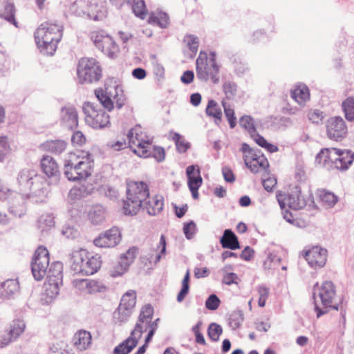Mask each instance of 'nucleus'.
<instances>
[{"instance_id": "f257e3e1", "label": "nucleus", "mask_w": 354, "mask_h": 354, "mask_svg": "<svg viewBox=\"0 0 354 354\" xmlns=\"http://www.w3.org/2000/svg\"><path fill=\"white\" fill-rule=\"evenodd\" d=\"M17 186L19 192L35 203L43 201L48 194L46 180L34 169H21L17 176Z\"/></svg>"}, {"instance_id": "f03ea898", "label": "nucleus", "mask_w": 354, "mask_h": 354, "mask_svg": "<svg viewBox=\"0 0 354 354\" xmlns=\"http://www.w3.org/2000/svg\"><path fill=\"white\" fill-rule=\"evenodd\" d=\"M313 298L316 316L319 318L330 310H339V301L333 282L326 281L320 286L317 283L313 287Z\"/></svg>"}, {"instance_id": "7ed1b4c3", "label": "nucleus", "mask_w": 354, "mask_h": 354, "mask_svg": "<svg viewBox=\"0 0 354 354\" xmlns=\"http://www.w3.org/2000/svg\"><path fill=\"white\" fill-rule=\"evenodd\" d=\"M62 24L46 21L41 24L35 32L37 46L44 54L53 55L62 37Z\"/></svg>"}, {"instance_id": "20e7f679", "label": "nucleus", "mask_w": 354, "mask_h": 354, "mask_svg": "<svg viewBox=\"0 0 354 354\" xmlns=\"http://www.w3.org/2000/svg\"><path fill=\"white\" fill-rule=\"evenodd\" d=\"M84 151L71 153L64 162V174L71 181L86 180L91 175L93 160L91 156Z\"/></svg>"}, {"instance_id": "39448f33", "label": "nucleus", "mask_w": 354, "mask_h": 354, "mask_svg": "<svg viewBox=\"0 0 354 354\" xmlns=\"http://www.w3.org/2000/svg\"><path fill=\"white\" fill-rule=\"evenodd\" d=\"M354 160V153L350 151H341L335 148H324L317 154L315 162L327 170L336 169L346 170Z\"/></svg>"}, {"instance_id": "423d86ee", "label": "nucleus", "mask_w": 354, "mask_h": 354, "mask_svg": "<svg viewBox=\"0 0 354 354\" xmlns=\"http://www.w3.org/2000/svg\"><path fill=\"white\" fill-rule=\"evenodd\" d=\"M149 186L141 182H130L127 187V200L124 201V212L125 214L135 215L141 209L143 202L149 196Z\"/></svg>"}, {"instance_id": "0eeeda50", "label": "nucleus", "mask_w": 354, "mask_h": 354, "mask_svg": "<svg viewBox=\"0 0 354 354\" xmlns=\"http://www.w3.org/2000/svg\"><path fill=\"white\" fill-rule=\"evenodd\" d=\"M71 260V269L77 274H93L101 266L100 257H89L88 252L84 250L74 252Z\"/></svg>"}, {"instance_id": "6e6552de", "label": "nucleus", "mask_w": 354, "mask_h": 354, "mask_svg": "<svg viewBox=\"0 0 354 354\" xmlns=\"http://www.w3.org/2000/svg\"><path fill=\"white\" fill-rule=\"evenodd\" d=\"M77 73L81 84L98 82L102 76L100 63L94 58H82L77 64Z\"/></svg>"}, {"instance_id": "1a4fd4ad", "label": "nucleus", "mask_w": 354, "mask_h": 354, "mask_svg": "<svg viewBox=\"0 0 354 354\" xmlns=\"http://www.w3.org/2000/svg\"><path fill=\"white\" fill-rule=\"evenodd\" d=\"M277 199L281 209L288 207L294 210H299L303 209L308 201L314 203L312 194H309L306 199L305 196L301 194L299 186L294 187L288 194L282 192H277Z\"/></svg>"}, {"instance_id": "9d476101", "label": "nucleus", "mask_w": 354, "mask_h": 354, "mask_svg": "<svg viewBox=\"0 0 354 354\" xmlns=\"http://www.w3.org/2000/svg\"><path fill=\"white\" fill-rule=\"evenodd\" d=\"M86 124L93 129H103L110 124L109 115L91 102H84L82 106Z\"/></svg>"}, {"instance_id": "9b49d317", "label": "nucleus", "mask_w": 354, "mask_h": 354, "mask_svg": "<svg viewBox=\"0 0 354 354\" xmlns=\"http://www.w3.org/2000/svg\"><path fill=\"white\" fill-rule=\"evenodd\" d=\"M196 64V77L198 80L205 82L211 80L214 84L218 83L219 77L218 74L220 71V66L217 63L208 62L206 53H204V56H203V53L201 52Z\"/></svg>"}, {"instance_id": "f8f14e48", "label": "nucleus", "mask_w": 354, "mask_h": 354, "mask_svg": "<svg viewBox=\"0 0 354 354\" xmlns=\"http://www.w3.org/2000/svg\"><path fill=\"white\" fill-rule=\"evenodd\" d=\"M114 95L112 94L111 91L109 88H106L105 90L98 88L95 91V95L97 100L109 111H111L114 107L112 97L115 100V106L118 109H120L124 104L125 99L122 95L123 91L122 88L119 86H114Z\"/></svg>"}, {"instance_id": "ddd939ff", "label": "nucleus", "mask_w": 354, "mask_h": 354, "mask_svg": "<svg viewBox=\"0 0 354 354\" xmlns=\"http://www.w3.org/2000/svg\"><path fill=\"white\" fill-rule=\"evenodd\" d=\"M49 252L43 246H39L34 254L31 263V270L35 280H41L47 274L49 267Z\"/></svg>"}, {"instance_id": "4468645a", "label": "nucleus", "mask_w": 354, "mask_h": 354, "mask_svg": "<svg viewBox=\"0 0 354 354\" xmlns=\"http://www.w3.org/2000/svg\"><path fill=\"white\" fill-rule=\"evenodd\" d=\"M127 138L131 147L133 145L137 147V149H134L133 151L138 156L140 153H142L143 149L151 147L152 144L151 138L142 131L140 127L131 129L127 134Z\"/></svg>"}, {"instance_id": "2eb2a0df", "label": "nucleus", "mask_w": 354, "mask_h": 354, "mask_svg": "<svg viewBox=\"0 0 354 354\" xmlns=\"http://www.w3.org/2000/svg\"><path fill=\"white\" fill-rule=\"evenodd\" d=\"M348 129L345 121L341 117H332L326 122L327 136L330 140H339L344 138Z\"/></svg>"}, {"instance_id": "dca6fc26", "label": "nucleus", "mask_w": 354, "mask_h": 354, "mask_svg": "<svg viewBox=\"0 0 354 354\" xmlns=\"http://www.w3.org/2000/svg\"><path fill=\"white\" fill-rule=\"evenodd\" d=\"M121 241V233L118 227H113L100 234L93 243L100 248H113Z\"/></svg>"}, {"instance_id": "f3484780", "label": "nucleus", "mask_w": 354, "mask_h": 354, "mask_svg": "<svg viewBox=\"0 0 354 354\" xmlns=\"http://www.w3.org/2000/svg\"><path fill=\"white\" fill-rule=\"evenodd\" d=\"M95 46L110 58H115L119 48L113 38L109 35H97L94 39Z\"/></svg>"}, {"instance_id": "a211bd4d", "label": "nucleus", "mask_w": 354, "mask_h": 354, "mask_svg": "<svg viewBox=\"0 0 354 354\" xmlns=\"http://www.w3.org/2000/svg\"><path fill=\"white\" fill-rule=\"evenodd\" d=\"M305 259L312 268H322L326 262L327 250L319 246H314L306 252Z\"/></svg>"}, {"instance_id": "6ab92c4d", "label": "nucleus", "mask_w": 354, "mask_h": 354, "mask_svg": "<svg viewBox=\"0 0 354 354\" xmlns=\"http://www.w3.org/2000/svg\"><path fill=\"white\" fill-rule=\"evenodd\" d=\"M43 172L48 177L51 183L57 184L60 176V171L57 162L49 156H44L41 160Z\"/></svg>"}, {"instance_id": "aec40b11", "label": "nucleus", "mask_w": 354, "mask_h": 354, "mask_svg": "<svg viewBox=\"0 0 354 354\" xmlns=\"http://www.w3.org/2000/svg\"><path fill=\"white\" fill-rule=\"evenodd\" d=\"M61 124L70 130H73L78 125V116L73 106H64L60 111Z\"/></svg>"}, {"instance_id": "412c9836", "label": "nucleus", "mask_w": 354, "mask_h": 354, "mask_svg": "<svg viewBox=\"0 0 354 354\" xmlns=\"http://www.w3.org/2000/svg\"><path fill=\"white\" fill-rule=\"evenodd\" d=\"M28 198L32 199L24 196L22 193H16L9 199V212L15 217H21L26 213L25 201Z\"/></svg>"}, {"instance_id": "4be33fe9", "label": "nucleus", "mask_w": 354, "mask_h": 354, "mask_svg": "<svg viewBox=\"0 0 354 354\" xmlns=\"http://www.w3.org/2000/svg\"><path fill=\"white\" fill-rule=\"evenodd\" d=\"M163 206L164 201L162 196L156 195L151 198L149 195L148 199L143 202L141 208L145 209L149 215L156 216L162 210Z\"/></svg>"}, {"instance_id": "5701e85b", "label": "nucleus", "mask_w": 354, "mask_h": 354, "mask_svg": "<svg viewBox=\"0 0 354 354\" xmlns=\"http://www.w3.org/2000/svg\"><path fill=\"white\" fill-rule=\"evenodd\" d=\"M73 285L77 289L88 294L99 292L101 287L97 281L87 279H75Z\"/></svg>"}, {"instance_id": "b1692460", "label": "nucleus", "mask_w": 354, "mask_h": 354, "mask_svg": "<svg viewBox=\"0 0 354 354\" xmlns=\"http://www.w3.org/2000/svg\"><path fill=\"white\" fill-rule=\"evenodd\" d=\"M220 243L223 248L232 250L240 248L238 238L230 229L224 230L223 236L220 238Z\"/></svg>"}, {"instance_id": "393cba45", "label": "nucleus", "mask_w": 354, "mask_h": 354, "mask_svg": "<svg viewBox=\"0 0 354 354\" xmlns=\"http://www.w3.org/2000/svg\"><path fill=\"white\" fill-rule=\"evenodd\" d=\"M19 282L17 279H8L0 284V298L8 299L18 292Z\"/></svg>"}, {"instance_id": "a878e982", "label": "nucleus", "mask_w": 354, "mask_h": 354, "mask_svg": "<svg viewBox=\"0 0 354 354\" xmlns=\"http://www.w3.org/2000/svg\"><path fill=\"white\" fill-rule=\"evenodd\" d=\"M248 156L245 155L244 156V162L248 168L250 169V171L257 174L261 170H264L266 167L268 166V162L267 159L264 156H257L253 157L251 160L248 161Z\"/></svg>"}, {"instance_id": "bb28decb", "label": "nucleus", "mask_w": 354, "mask_h": 354, "mask_svg": "<svg viewBox=\"0 0 354 354\" xmlns=\"http://www.w3.org/2000/svg\"><path fill=\"white\" fill-rule=\"evenodd\" d=\"M138 342L130 336L113 349V354H129L137 346Z\"/></svg>"}, {"instance_id": "cd10ccee", "label": "nucleus", "mask_w": 354, "mask_h": 354, "mask_svg": "<svg viewBox=\"0 0 354 354\" xmlns=\"http://www.w3.org/2000/svg\"><path fill=\"white\" fill-rule=\"evenodd\" d=\"M63 264L60 261L53 262L49 266L46 276V279H54L58 281L59 283H62L63 278Z\"/></svg>"}, {"instance_id": "c85d7f7f", "label": "nucleus", "mask_w": 354, "mask_h": 354, "mask_svg": "<svg viewBox=\"0 0 354 354\" xmlns=\"http://www.w3.org/2000/svg\"><path fill=\"white\" fill-rule=\"evenodd\" d=\"M44 149L54 154H60L67 147V142L63 140H48L43 145Z\"/></svg>"}, {"instance_id": "c756f323", "label": "nucleus", "mask_w": 354, "mask_h": 354, "mask_svg": "<svg viewBox=\"0 0 354 354\" xmlns=\"http://www.w3.org/2000/svg\"><path fill=\"white\" fill-rule=\"evenodd\" d=\"M139 156L143 158L153 157L158 162H162L165 159V154L162 147H156L151 144V147L143 149L142 153H139Z\"/></svg>"}, {"instance_id": "7c9ffc66", "label": "nucleus", "mask_w": 354, "mask_h": 354, "mask_svg": "<svg viewBox=\"0 0 354 354\" xmlns=\"http://www.w3.org/2000/svg\"><path fill=\"white\" fill-rule=\"evenodd\" d=\"M205 113L208 116L214 118V122L216 124H218L221 122L222 111L221 109L216 102L214 100H209L208 101L207 106L206 107Z\"/></svg>"}, {"instance_id": "2f4dec72", "label": "nucleus", "mask_w": 354, "mask_h": 354, "mask_svg": "<svg viewBox=\"0 0 354 354\" xmlns=\"http://www.w3.org/2000/svg\"><path fill=\"white\" fill-rule=\"evenodd\" d=\"M91 335L86 330H80L74 337L75 344L78 349L82 351L87 348L91 344Z\"/></svg>"}, {"instance_id": "473e14b6", "label": "nucleus", "mask_w": 354, "mask_h": 354, "mask_svg": "<svg viewBox=\"0 0 354 354\" xmlns=\"http://www.w3.org/2000/svg\"><path fill=\"white\" fill-rule=\"evenodd\" d=\"M88 217L90 221L94 225H98L102 223L105 218V209L101 205L93 206L89 212Z\"/></svg>"}, {"instance_id": "72a5a7b5", "label": "nucleus", "mask_w": 354, "mask_h": 354, "mask_svg": "<svg viewBox=\"0 0 354 354\" xmlns=\"http://www.w3.org/2000/svg\"><path fill=\"white\" fill-rule=\"evenodd\" d=\"M309 97L308 88L305 85L299 86L291 92V97L299 104H304Z\"/></svg>"}, {"instance_id": "f704fd0d", "label": "nucleus", "mask_w": 354, "mask_h": 354, "mask_svg": "<svg viewBox=\"0 0 354 354\" xmlns=\"http://www.w3.org/2000/svg\"><path fill=\"white\" fill-rule=\"evenodd\" d=\"M62 283H59L58 281L53 279H46L44 283L45 293L47 297L50 299L56 297L59 292V287Z\"/></svg>"}, {"instance_id": "c9c22d12", "label": "nucleus", "mask_w": 354, "mask_h": 354, "mask_svg": "<svg viewBox=\"0 0 354 354\" xmlns=\"http://www.w3.org/2000/svg\"><path fill=\"white\" fill-rule=\"evenodd\" d=\"M26 328L25 322L21 319L13 320L7 332L16 340L24 332Z\"/></svg>"}, {"instance_id": "e433bc0d", "label": "nucleus", "mask_w": 354, "mask_h": 354, "mask_svg": "<svg viewBox=\"0 0 354 354\" xmlns=\"http://www.w3.org/2000/svg\"><path fill=\"white\" fill-rule=\"evenodd\" d=\"M150 320H142L138 319L134 330L131 331V335L132 337H134V339H136V340L138 342L140 337H142V335L143 333L147 331V329H150V325H149Z\"/></svg>"}, {"instance_id": "4c0bfd02", "label": "nucleus", "mask_w": 354, "mask_h": 354, "mask_svg": "<svg viewBox=\"0 0 354 354\" xmlns=\"http://www.w3.org/2000/svg\"><path fill=\"white\" fill-rule=\"evenodd\" d=\"M320 201L327 207H333L338 201V198L333 193L324 189L319 192Z\"/></svg>"}, {"instance_id": "58836bf2", "label": "nucleus", "mask_w": 354, "mask_h": 354, "mask_svg": "<svg viewBox=\"0 0 354 354\" xmlns=\"http://www.w3.org/2000/svg\"><path fill=\"white\" fill-rule=\"evenodd\" d=\"M342 109L348 121L354 120V97H348L342 102Z\"/></svg>"}, {"instance_id": "ea45409f", "label": "nucleus", "mask_w": 354, "mask_h": 354, "mask_svg": "<svg viewBox=\"0 0 354 354\" xmlns=\"http://www.w3.org/2000/svg\"><path fill=\"white\" fill-rule=\"evenodd\" d=\"M136 304V293L134 290L127 291L121 298L120 305L133 310Z\"/></svg>"}, {"instance_id": "a19ab883", "label": "nucleus", "mask_w": 354, "mask_h": 354, "mask_svg": "<svg viewBox=\"0 0 354 354\" xmlns=\"http://www.w3.org/2000/svg\"><path fill=\"white\" fill-rule=\"evenodd\" d=\"M239 125L246 130L248 133L251 135H254V133L257 131L254 120L250 115H243L239 119Z\"/></svg>"}, {"instance_id": "79ce46f5", "label": "nucleus", "mask_w": 354, "mask_h": 354, "mask_svg": "<svg viewBox=\"0 0 354 354\" xmlns=\"http://www.w3.org/2000/svg\"><path fill=\"white\" fill-rule=\"evenodd\" d=\"M15 8L12 3H8L6 5L3 12L0 15L1 17L5 19L7 21L17 27V22L15 18Z\"/></svg>"}, {"instance_id": "37998d69", "label": "nucleus", "mask_w": 354, "mask_h": 354, "mask_svg": "<svg viewBox=\"0 0 354 354\" xmlns=\"http://www.w3.org/2000/svg\"><path fill=\"white\" fill-rule=\"evenodd\" d=\"M119 305L117 311L114 313V319L120 324L126 322L132 314L133 310Z\"/></svg>"}, {"instance_id": "c03bdc74", "label": "nucleus", "mask_w": 354, "mask_h": 354, "mask_svg": "<svg viewBox=\"0 0 354 354\" xmlns=\"http://www.w3.org/2000/svg\"><path fill=\"white\" fill-rule=\"evenodd\" d=\"M138 252V250L136 248L133 247L129 248L126 253L122 254L120 258V262L122 266H124L126 269L129 267L133 261L134 259L136 257Z\"/></svg>"}, {"instance_id": "a18cd8bd", "label": "nucleus", "mask_w": 354, "mask_h": 354, "mask_svg": "<svg viewBox=\"0 0 354 354\" xmlns=\"http://www.w3.org/2000/svg\"><path fill=\"white\" fill-rule=\"evenodd\" d=\"M230 59L234 65V73L238 76L243 75L248 71L246 64L243 62L239 56H232Z\"/></svg>"}, {"instance_id": "49530a36", "label": "nucleus", "mask_w": 354, "mask_h": 354, "mask_svg": "<svg viewBox=\"0 0 354 354\" xmlns=\"http://www.w3.org/2000/svg\"><path fill=\"white\" fill-rule=\"evenodd\" d=\"M243 321V315L241 310L232 312L229 317V326L232 330H236L240 327Z\"/></svg>"}, {"instance_id": "de8ad7c7", "label": "nucleus", "mask_w": 354, "mask_h": 354, "mask_svg": "<svg viewBox=\"0 0 354 354\" xmlns=\"http://www.w3.org/2000/svg\"><path fill=\"white\" fill-rule=\"evenodd\" d=\"M132 10L136 16L139 17L140 19H145L147 15V10L144 0H133Z\"/></svg>"}, {"instance_id": "09e8293b", "label": "nucleus", "mask_w": 354, "mask_h": 354, "mask_svg": "<svg viewBox=\"0 0 354 354\" xmlns=\"http://www.w3.org/2000/svg\"><path fill=\"white\" fill-rule=\"evenodd\" d=\"M189 279H190L189 272V270H187L183 279V281H182V288L177 295V301L178 302H182L183 301V299H185V297H186V295L189 292Z\"/></svg>"}, {"instance_id": "8fccbe9b", "label": "nucleus", "mask_w": 354, "mask_h": 354, "mask_svg": "<svg viewBox=\"0 0 354 354\" xmlns=\"http://www.w3.org/2000/svg\"><path fill=\"white\" fill-rule=\"evenodd\" d=\"M172 140L175 142L179 153H185L190 147L189 143L186 142L178 133H174Z\"/></svg>"}, {"instance_id": "3c124183", "label": "nucleus", "mask_w": 354, "mask_h": 354, "mask_svg": "<svg viewBox=\"0 0 354 354\" xmlns=\"http://www.w3.org/2000/svg\"><path fill=\"white\" fill-rule=\"evenodd\" d=\"M222 333L223 328L221 325L216 323H212L209 325L207 335L212 341L217 342Z\"/></svg>"}, {"instance_id": "603ef678", "label": "nucleus", "mask_w": 354, "mask_h": 354, "mask_svg": "<svg viewBox=\"0 0 354 354\" xmlns=\"http://www.w3.org/2000/svg\"><path fill=\"white\" fill-rule=\"evenodd\" d=\"M222 105L224 109L225 115L229 122L230 128L233 129L236 125V118L234 115V111L230 107V105L225 102L224 100L222 101Z\"/></svg>"}, {"instance_id": "864d4df0", "label": "nucleus", "mask_w": 354, "mask_h": 354, "mask_svg": "<svg viewBox=\"0 0 354 354\" xmlns=\"http://www.w3.org/2000/svg\"><path fill=\"white\" fill-rule=\"evenodd\" d=\"M223 91L226 98L231 100L236 95L237 85L234 82L226 81L223 83Z\"/></svg>"}, {"instance_id": "5fc2aeb1", "label": "nucleus", "mask_w": 354, "mask_h": 354, "mask_svg": "<svg viewBox=\"0 0 354 354\" xmlns=\"http://www.w3.org/2000/svg\"><path fill=\"white\" fill-rule=\"evenodd\" d=\"M220 304V299L215 294H212L205 301V307L209 310H215L219 307Z\"/></svg>"}, {"instance_id": "6e6d98bb", "label": "nucleus", "mask_w": 354, "mask_h": 354, "mask_svg": "<svg viewBox=\"0 0 354 354\" xmlns=\"http://www.w3.org/2000/svg\"><path fill=\"white\" fill-rule=\"evenodd\" d=\"M153 315V308L151 304L145 305L140 313L138 319L142 320H150Z\"/></svg>"}, {"instance_id": "4d7b16f0", "label": "nucleus", "mask_w": 354, "mask_h": 354, "mask_svg": "<svg viewBox=\"0 0 354 354\" xmlns=\"http://www.w3.org/2000/svg\"><path fill=\"white\" fill-rule=\"evenodd\" d=\"M196 225L193 221H190L189 222L184 224L183 232L187 239L193 238L196 233Z\"/></svg>"}, {"instance_id": "13d9d810", "label": "nucleus", "mask_w": 354, "mask_h": 354, "mask_svg": "<svg viewBox=\"0 0 354 354\" xmlns=\"http://www.w3.org/2000/svg\"><path fill=\"white\" fill-rule=\"evenodd\" d=\"M185 41L187 42V44L189 50L192 53H196L198 50V44H199L198 38L194 35H189L186 36Z\"/></svg>"}, {"instance_id": "bf43d9fd", "label": "nucleus", "mask_w": 354, "mask_h": 354, "mask_svg": "<svg viewBox=\"0 0 354 354\" xmlns=\"http://www.w3.org/2000/svg\"><path fill=\"white\" fill-rule=\"evenodd\" d=\"M152 19L162 28H165L169 24V17L165 12L159 13L158 16L153 17Z\"/></svg>"}, {"instance_id": "052dcab7", "label": "nucleus", "mask_w": 354, "mask_h": 354, "mask_svg": "<svg viewBox=\"0 0 354 354\" xmlns=\"http://www.w3.org/2000/svg\"><path fill=\"white\" fill-rule=\"evenodd\" d=\"M196 173L197 175L196 177H189V178H187V184L189 188H199L201 186L203 179L202 177L201 176L199 169H197Z\"/></svg>"}, {"instance_id": "680f3d73", "label": "nucleus", "mask_w": 354, "mask_h": 354, "mask_svg": "<svg viewBox=\"0 0 354 354\" xmlns=\"http://www.w3.org/2000/svg\"><path fill=\"white\" fill-rule=\"evenodd\" d=\"M10 147L6 137H0V162L4 160L6 155L8 153Z\"/></svg>"}, {"instance_id": "e2e57ef3", "label": "nucleus", "mask_w": 354, "mask_h": 354, "mask_svg": "<svg viewBox=\"0 0 354 354\" xmlns=\"http://www.w3.org/2000/svg\"><path fill=\"white\" fill-rule=\"evenodd\" d=\"M62 233L68 239H75L79 236V232L73 227L66 225L63 227Z\"/></svg>"}, {"instance_id": "0e129e2a", "label": "nucleus", "mask_w": 354, "mask_h": 354, "mask_svg": "<svg viewBox=\"0 0 354 354\" xmlns=\"http://www.w3.org/2000/svg\"><path fill=\"white\" fill-rule=\"evenodd\" d=\"M308 119L313 122L315 124H318L321 122L324 118V114L322 111L315 109L312 112H310L308 115Z\"/></svg>"}, {"instance_id": "69168bd1", "label": "nucleus", "mask_w": 354, "mask_h": 354, "mask_svg": "<svg viewBox=\"0 0 354 354\" xmlns=\"http://www.w3.org/2000/svg\"><path fill=\"white\" fill-rule=\"evenodd\" d=\"M15 339L12 337L7 330L0 336V348H4L8 346Z\"/></svg>"}, {"instance_id": "338daca9", "label": "nucleus", "mask_w": 354, "mask_h": 354, "mask_svg": "<svg viewBox=\"0 0 354 354\" xmlns=\"http://www.w3.org/2000/svg\"><path fill=\"white\" fill-rule=\"evenodd\" d=\"M85 140L86 139L84 134L79 131L73 133L71 137V141L74 145H81L85 142Z\"/></svg>"}, {"instance_id": "774afa93", "label": "nucleus", "mask_w": 354, "mask_h": 354, "mask_svg": "<svg viewBox=\"0 0 354 354\" xmlns=\"http://www.w3.org/2000/svg\"><path fill=\"white\" fill-rule=\"evenodd\" d=\"M277 184V179L274 177H270L263 180V186L264 189L270 192Z\"/></svg>"}]
</instances>
